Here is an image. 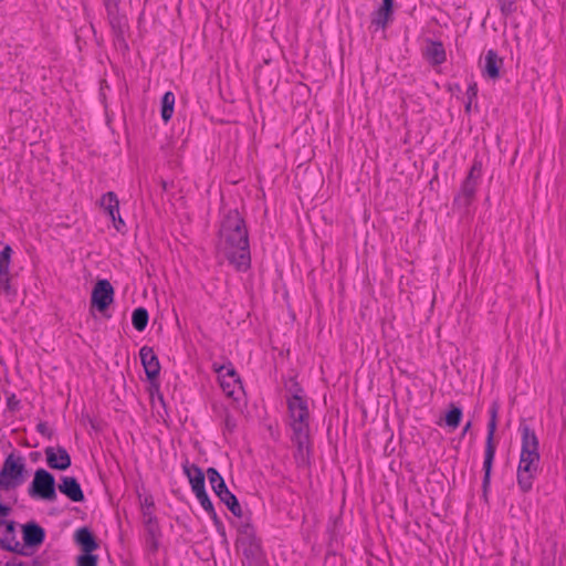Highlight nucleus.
Listing matches in <instances>:
<instances>
[{"label": "nucleus", "instance_id": "9d476101", "mask_svg": "<svg viewBox=\"0 0 566 566\" xmlns=\"http://www.w3.org/2000/svg\"><path fill=\"white\" fill-rule=\"evenodd\" d=\"M114 301V289L108 280H98L92 291L91 306L103 313Z\"/></svg>", "mask_w": 566, "mask_h": 566}, {"label": "nucleus", "instance_id": "bb28decb", "mask_svg": "<svg viewBox=\"0 0 566 566\" xmlns=\"http://www.w3.org/2000/svg\"><path fill=\"white\" fill-rule=\"evenodd\" d=\"M149 319L148 312L145 307H137L132 314V324L138 332L145 331Z\"/></svg>", "mask_w": 566, "mask_h": 566}, {"label": "nucleus", "instance_id": "4be33fe9", "mask_svg": "<svg viewBox=\"0 0 566 566\" xmlns=\"http://www.w3.org/2000/svg\"><path fill=\"white\" fill-rule=\"evenodd\" d=\"M101 207L112 218V221L116 222V214H118L119 211V201L114 191H108L102 196Z\"/></svg>", "mask_w": 566, "mask_h": 566}, {"label": "nucleus", "instance_id": "1a4fd4ad", "mask_svg": "<svg viewBox=\"0 0 566 566\" xmlns=\"http://www.w3.org/2000/svg\"><path fill=\"white\" fill-rule=\"evenodd\" d=\"M23 472V458L21 455L15 457L14 453H10L4 460L0 478L4 481H9L10 488H15L22 483Z\"/></svg>", "mask_w": 566, "mask_h": 566}, {"label": "nucleus", "instance_id": "423d86ee", "mask_svg": "<svg viewBox=\"0 0 566 566\" xmlns=\"http://www.w3.org/2000/svg\"><path fill=\"white\" fill-rule=\"evenodd\" d=\"M28 492L29 495L34 499L50 502L55 501L56 490L54 475L44 469H38Z\"/></svg>", "mask_w": 566, "mask_h": 566}, {"label": "nucleus", "instance_id": "5701e85b", "mask_svg": "<svg viewBox=\"0 0 566 566\" xmlns=\"http://www.w3.org/2000/svg\"><path fill=\"white\" fill-rule=\"evenodd\" d=\"M426 56L433 65L442 64L446 61L443 44L441 42H430L426 50Z\"/></svg>", "mask_w": 566, "mask_h": 566}, {"label": "nucleus", "instance_id": "2f4dec72", "mask_svg": "<svg viewBox=\"0 0 566 566\" xmlns=\"http://www.w3.org/2000/svg\"><path fill=\"white\" fill-rule=\"evenodd\" d=\"M98 558L92 553H83L77 557V566H97Z\"/></svg>", "mask_w": 566, "mask_h": 566}, {"label": "nucleus", "instance_id": "c9c22d12", "mask_svg": "<svg viewBox=\"0 0 566 566\" xmlns=\"http://www.w3.org/2000/svg\"><path fill=\"white\" fill-rule=\"evenodd\" d=\"M36 431L42 436L48 437L49 439L52 437L53 431L49 428L46 422H39L36 424Z\"/></svg>", "mask_w": 566, "mask_h": 566}, {"label": "nucleus", "instance_id": "6e6552de", "mask_svg": "<svg viewBox=\"0 0 566 566\" xmlns=\"http://www.w3.org/2000/svg\"><path fill=\"white\" fill-rule=\"evenodd\" d=\"M12 248L7 244L0 252V294L12 300L17 295V290L11 285V275L9 273Z\"/></svg>", "mask_w": 566, "mask_h": 566}, {"label": "nucleus", "instance_id": "9b49d317", "mask_svg": "<svg viewBox=\"0 0 566 566\" xmlns=\"http://www.w3.org/2000/svg\"><path fill=\"white\" fill-rule=\"evenodd\" d=\"M120 0H103L105 7L108 23L112 28L114 35L117 39H123L124 33L127 29V18L119 11Z\"/></svg>", "mask_w": 566, "mask_h": 566}, {"label": "nucleus", "instance_id": "4c0bfd02", "mask_svg": "<svg viewBox=\"0 0 566 566\" xmlns=\"http://www.w3.org/2000/svg\"><path fill=\"white\" fill-rule=\"evenodd\" d=\"M235 426H237L235 424V420L231 416L227 415L226 419H224V427H226V429L229 430V431H233Z\"/></svg>", "mask_w": 566, "mask_h": 566}, {"label": "nucleus", "instance_id": "6ab92c4d", "mask_svg": "<svg viewBox=\"0 0 566 566\" xmlns=\"http://www.w3.org/2000/svg\"><path fill=\"white\" fill-rule=\"evenodd\" d=\"M6 533L9 537L0 539V547L7 552L24 555L23 551L20 548V543L15 541V523L13 521L6 523Z\"/></svg>", "mask_w": 566, "mask_h": 566}, {"label": "nucleus", "instance_id": "79ce46f5", "mask_svg": "<svg viewBox=\"0 0 566 566\" xmlns=\"http://www.w3.org/2000/svg\"><path fill=\"white\" fill-rule=\"evenodd\" d=\"M564 406H565V411L562 415V419H563V428L566 429V397L564 398Z\"/></svg>", "mask_w": 566, "mask_h": 566}, {"label": "nucleus", "instance_id": "f8f14e48", "mask_svg": "<svg viewBox=\"0 0 566 566\" xmlns=\"http://www.w3.org/2000/svg\"><path fill=\"white\" fill-rule=\"evenodd\" d=\"M46 463L53 470L64 471L72 464L71 457L63 447H46L45 450Z\"/></svg>", "mask_w": 566, "mask_h": 566}, {"label": "nucleus", "instance_id": "7c9ffc66", "mask_svg": "<svg viewBox=\"0 0 566 566\" xmlns=\"http://www.w3.org/2000/svg\"><path fill=\"white\" fill-rule=\"evenodd\" d=\"M218 368H222L224 378H229L234 386H238V390H243L241 379L231 363H229L228 365L219 366Z\"/></svg>", "mask_w": 566, "mask_h": 566}, {"label": "nucleus", "instance_id": "393cba45", "mask_svg": "<svg viewBox=\"0 0 566 566\" xmlns=\"http://www.w3.org/2000/svg\"><path fill=\"white\" fill-rule=\"evenodd\" d=\"M196 497L200 502L203 510L209 514V516L213 520L216 525L222 526L221 521L219 520L216 510L213 507L212 502L210 501L206 490H202L201 492L196 493Z\"/></svg>", "mask_w": 566, "mask_h": 566}, {"label": "nucleus", "instance_id": "cd10ccee", "mask_svg": "<svg viewBox=\"0 0 566 566\" xmlns=\"http://www.w3.org/2000/svg\"><path fill=\"white\" fill-rule=\"evenodd\" d=\"M462 419V410L461 408L454 406L453 403L450 405V409L446 415V423L452 429H455L459 427Z\"/></svg>", "mask_w": 566, "mask_h": 566}, {"label": "nucleus", "instance_id": "a211bd4d", "mask_svg": "<svg viewBox=\"0 0 566 566\" xmlns=\"http://www.w3.org/2000/svg\"><path fill=\"white\" fill-rule=\"evenodd\" d=\"M75 542L83 553H93L98 548V543L92 531L87 527H81L75 532Z\"/></svg>", "mask_w": 566, "mask_h": 566}, {"label": "nucleus", "instance_id": "ddd939ff", "mask_svg": "<svg viewBox=\"0 0 566 566\" xmlns=\"http://www.w3.org/2000/svg\"><path fill=\"white\" fill-rule=\"evenodd\" d=\"M142 365L145 369V374L150 382H154L160 373V364L154 349L148 346H143L139 350Z\"/></svg>", "mask_w": 566, "mask_h": 566}, {"label": "nucleus", "instance_id": "a18cd8bd", "mask_svg": "<svg viewBox=\"0 0 566 566\" xmlns=\"http://www.w3.org/2000/svg\"><path fill=\"white\" fill-rule=\"evenodd\" d=\"M153 501L151 499L146 497L144 503L142 505H149V502Z\"/></svg>", "mask_w": 566, "mask_h": 566}, {"label": "nucleus", "instance_id": "a19ab883", "mask_svg": "<svg viewBox=\"0 0 566 566\" xmlns=\"http://www.w3.org/2000/svg\"><path fill=\"white\" fill-rule=\"evenodd\" d=\"M381 6L394 10V0H382Z\"/></svg>", "mask_w": 566, "mask_h": 566}, {"label": "nucleus", "instance_id": "49530a36", "mask_svg": "<svg viewBox=\"0 0 566 566\" xmlns=\"http://www.w3.org/2000/svg\"><path fill=\"white\" fill-rule=\"evenodd\" d=\"M7 522H8V521H6V520H3V518H1V517H0V526H2V525H4V526H6V523H7Z\"/></svg>", "mask_w": 566, "mask_h": 566}, {"label": "nucleus", "instance_id": "f03ea898", "mask_svg": "<svg viewBox=\"0 0 566 566\" xmlns=\"http://www.w3.org/2000/svg\"><path fill=\"white\" fill-rule=\"evenodd\" d=\"M522 446L517 467V485L523 493L533 488L534 479L539 471V442L533 429L525 423L520 424Z\"/></svg>", "mask_w": 566, "mask_h": 566}, {"label": "nucleus", "instance_id": "473e14b6", "mask_svg": "<svg viewBox=\"0 0 566 566\" xmlns=\"http://www.w3.org/2000/svg\"><path fill=\"white\" fill-rule=\"evenodd\" d=\"M476 95H478V85L476 83H472L469 85L468 90H467V97H468V102L465 104V113H470L471 112V105H472V101L474 98H476Z\"/></svg>", "mask_w": 566, "mask_h": 566}, {"label": "nucleus", "instance_id": "c756f323", "mask_svg": "<svg viewBox=\"0 0 566 566\" xmlns=\"http://www.w3.org/2000/svg\"><path fill=\"white\" fill-rule=\"evenodd\" d=\"M207 475L214 493L217 492V490H222V488H224L226 482L217 469L209 468L207 470Z\"/></svg>", "mask_w": 566, "mask_h": 566}, {"label": "nucleus", "instance_id": "37998d69", "mask_svg": "<svg viewBox=\"0 0 566 566\" xmlns=\"http://www.w3.org/2000/svg\"><path fill=\"white\" fill-rule=\"evenodd\" d=\"M0 486L1 488H4V489H10V482L9 481H4L0 478Z\"/></svg>", "mask_w": 566, "mask_h": 566}, {"label": "nucleus", "instance_id": "f257e3e1", "mask_svg": "<svg viewBox=\"0 0 566 566\" xmlns=\"http://www.w3.org/2000/svg\"><path fill=\"white\" fill-rule=\"evenodd\" d=\"M217 250L238 271H247L251 265L248 228L237 209L230 210L221 221Z\"/></svg>", "mask_w": 566, "mask_h": 566}, {"label": "nucleus", "instance_id": "e433bc0d", "mask_svg": "<svg viewBox=\"0 0 566 566\" xmlns=\"http://www.w3.org/2000/svg\"><path fill=\"white\" fill-rule=\"evenodd\" d=\"M19 403L20 401L17 399L15 395H11L7 398V406L10 410H15Z\"/></svg>", "mask_w": 566, "mask_h": 566}, {"label": "nucleus", "instance_id": "4468645a", "mask_svg": "<svg viewBox=\"0 0 566 566\" xmlns=\"http://www.w3.org/2000/svg\"><path fill=\"white\" fill-rule=\"evenodd\" d=\"M143 523L146 533L145 542L147 549L150 553L156 554L159 549L160 538L163 536L158 520L157 517H148V520Z\"/></svg>", "mask_w": 566, "mask_h": 566}, {"label": "nucleus", "instance_id": "dca6fc26", "mask_svg": "<svg viewBox=\"0 0 566 566\" xmlns=\"http://www.w3.org/2000/svg\"><path fill=\"white\" fill-rule=\"evenodd\" d=\"M57 488L62 494L73 502H83L85 500L82 488L74 476H62Z\"/></svg>", "mask_w": 566, "mask_h": 566}, {"label": "nucleus", "instance_id": "2eb2a0df", "mask_svg": "<svg viewBox=\"0 0 566 566\" xmlns=\"http://www.w3.org/2000/svg\"><path fill=\"white\" fill-rule=\"evenodd\" d=\"M22 537L27 547H38L45 539V531L38 523L31 521L22 526Z\"/></svg>", "mask_w": 566, "mask_h": 566}, {"label": "nucleus", "instance_id": "f3484780", "mask_svg": "<svg viewBox=\"0 0 566 566\" xmlns=\"http://www.w3.org/2000/svg\"><path fill=\"white\" fill-rule=\"evenodd\" d=\"M503 65V60L497 55L494 50H489L484 57L483 74L491 80L500 77V69Z\"/></svg>", "mask_w": 566, "mask_h": 566}, {"label": "nucleus", "instance_id": "72a5a7b5", "mask_svg": "<svg viewBox=\"0 0 566 566\" xmlns=\"http://www.w3.org/2000/svg\"><path fill=\"white\" fill-rule=\"evenodd\" d=\"M500 8H501L502 13L506 17L512 14L516 10L515 3L513 1H505V0H502L500 2Z\"/></svg>", "mask_w": 566, "mask_h": 566}, {"label": "nucleus", "instance_id": "c85d7f7f", "mask_svg": "<svg viewBox=\"0 0 566 566\" xmlns=\"http://www.w3.org/2000/svg\"><path fill=\"white\" fill-rule=\"evenodd\" d=\"M216 373L218 374L220 386L222 387L224 394L229 397H232L234 399H238L235 397V387L233 382L229 378H224V375L222 373V368H214Z\"/></svg>", "mask_w": 566, "mask_h": 566}, {"label": "nucleus", "instance_id": "f704fd0d", "mask_svg": "<svg viewBox=\"0 0 566 566\" xmlns=\"http://www.w3.org/2000/svg\"><path fill=\"white\" fill-rule=\"evenodd\" d=\"M155 504L154 501L149 502V505H142L143 522H146L148 517H156L154 514Z\"/></svg>", "mask_w": 566, "mask_h": 566}, {"label": "nucleus", "instance_id": "de8ad7c7", "mask_svg": "<svg viewBox=\"0 0 566 566\" xmlns=\"http://www.w3.org/2000/svg\"><path fill=\"white\" fill-rule=\"evenodd\" d=\"M7 566H11L10 564H7Z\"/></svg>", "mask_w": 566, "mask_h": 566}, {"label": "nucleus", "instance_id": "a878e982", "mask_svg": "<svg viewBox=\"0 0 566 566\" xmlns=\"http://www.w3.org/2000/svg\"><path fill=\"white\" fill-rule=\"evenodd\" d=\"M175 95L172 92H166L161 98V118L168 123L174 114Z\"/></svg>", "mask_w": 566, "mask_h": 566}, {"label": "nucleus", "instance_id": "412c9836", "mask_svg": "<svg viewBox=\"0 0 566 566\" xmlns=\"http://www.w3.org/2000/svg\"><path fill=\"white\" fill-rule=\"evenodd\" d=\"M216 495L220 499L221 502L226 504L229 511L237 517H241L243 512L241 505L237 499V496L229 491L227 484L222 490H217Z\"/></svg>", "mask_w": 566, "mask_h": 566}, {"label": "nucleus", "instance_id": "b1692460", "mask_svg": "<svg viewBox=\"0 0 566 566\" xmlns=\"http://www.w3.org/2000/svg\"><path fill=\"white\" fill-rule=\"evenodd\" d=\"M394 10L388 7L380 6L371 13V24L377 29H385L392 19Z\"/></svg>", "mask_w": 566, "mask_h": 566}, {"label": "nucleus", "instance_id": "58836bf2", "mask_svg": "<svg viewBox=\"0 0 566 566\" xmlns=\"http://www.w3.org/2000/svg\"><path fill=\"white\" fill-rule=\"evenodd\" d=\"M113 224L117 231H120L125 227V222L122 219L120 214H116V222L113 221Z\"/></svg>", "mask_w": 566, "mask_h": 566}, {"label": "nucleus", "instance_id": "aec40b11", "mask_svg": "<svg viewBox=\"0 0 566 566\" xmlns=\"http://www.w3.org/2000/svg\"><path fill=\"white\" fill-rule=\"evenodd\" d=\"M185 474L188 476L189 482L191 484L192 492L196 494L197 492H201L206 490L205 488V473L196 464L185 465L184 467Z\"/></svg>", "mask_w": 566, "mask_h": 566}, {"label": "nucleus", "instance_id": "39448f33", "mask_svg": "<svg viewBox=\"0 0 566 566\" xmlns=\"http://www.w3.org/2000/svg\"><path fill=\"white\" fill-rule=\"evenodd\" d=\"M497 412H499V403L496 401L492 402L490 407V421L488 423V437L485 441V453L483 461V471L484 476L482 481V491L483 496L486 497V493L491 482V472L492 465L495 457V443H494V433L496 431L497 423Z\"/></svg>", "mask_w": 566, "mask_h": 566}, {"label": "nucleus", "instance_id": "20e7f679", "mask_svg": "<svg viewBox=\"0 0 566 566\" xmlns=\"http://www.w3.org/2000/svg\"><path fill=\"white\" fill-rule=\"evenodd\" d=\"M237 544L243 554L244 566H265L261 539L256 537L255 530L250 523H243L239 527Z\"/></svg>", "mask_w": 566, "mask_h": 566}, {"label": "nucleus", "instance_id": "c03bdc74", "mask_svg": "<svg viewBox=\"0 0 566 566\" xmlns=\"http://www.w3.org/2000/svg\"><path fill=\"white\" fill-rule=\"evenodd\" d=\"M471 424H472V423H471V421H469V422L464 426V428H463V430H462V436H464V434L470 430Z\"/></svg>", "mask_w": 566, "mask_h": 566}, {"label": "nucleus", "instance_id": "ea45409f", "mask_svg": "<svg viewBox=\"0 0 566 566\" xmlns=\"http://www.w3.org/2000/svg\"><path fill=\"white\" fill-rule=\"evenodd\" d=\"M381 6L394 10V0H382Z\"/></svg>", "mask_w": 566, "mask_h": 566}, {"label": "nucleus", "instance_id": "7ed1b4c3", "mask_svg": "<svg viewBox=\"0 0 566 566\" xmlns=\"http://www.w3.org/2000/svg\"><path fill=\"white\" fill-rule=\"evenodd\" d=\"M293 387L295 392L287 398L289 413L292 419V440L297 447L300 457L304 460L310 453V413L306 400L300 395L302 388L297 382H294Z\"/></svg>", "mask_w": 566, "mask_h": 566}, {"label": "nucleus", "instance_id": "0eeeda50", "mask_svg": "<svg viewBox=\"0 0 566 566\" xmlns=\"http://www.w3.org/2000/svg\"><path fill=\"white\" fill-rule=\"evenodd\" d=\"M482 164L475 160L462 182L459 195L455 197V202L463 207H469L474 199L478 182L481 177Z\"/></svg>", "mask_w": 566, "mask_h": 566}]
</instances>
